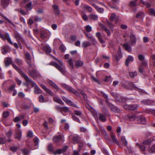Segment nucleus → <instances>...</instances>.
Instances as JSON below:
<instances>
[{
  "mask_svg": "<svg viewBox=\"0 0 155 155\" xmlns=\"http://www.w3.org/2000/svg\"><path fill=\"white\" fill-rule=\"evenodd\" d=\"M12 65L13 67L15 68V69L17 71L21 76L23 77L28 83L31 82L33 83V86L34 87V92L36 94H39L41 93L42 91L40 89L39 87L34 82L31 81L28 77L19 68H18L15 64H12Z\"/></svg>",
  "mask_w": 155,
  "mask_h": 155,
  "instance_id": "nucleus-1",
  "label": "nucleus"
},
{
  "mask_svg": "<svg viewBox=\"0 0 155 155\" xmlns=\"http://www.w3.org/2000/svg\"><path fill=\"white\" fill-rule=\"evenodd\" d=\"M28 68L30 70L28 72L29 75L34 78H38L40 76V73L35 69V67L34 65L29 64Z\"/></svg>",
  "mask_w": 155,
  "mask_h": 155,
  "instance_id": "nucleus-2",
  "label": "nucleus"
},
{
  "mask_svg": "<svg viewBox=\"0 0 155 155\" xmlns=\"http://www.w3.org/2000/svg\"><path fill=\"white\" fill-rule=\"evenodd\" d=\"M59 64L55 62L52 63V65L58 69L62 74H64L65 72V68L61 60H57Z\"/></svg>",
  "mask_w": 155,
  "mask_h": 155,
  "instance_id": "nucleus-3",
  "label": "nucleus"
},
{
  "mask_svg": "<svg viewBox=\"0 0 155 155\" xmlns=\"http://www.w3.org/2000/svg\"><path fill=\"white\" fill-rule=\"evenodd\" d=\"M0 37L3 40L6 39L11 45H14V46L15 48H18V45L17 43H15L14 44L12 41L8 33H6L3 35L2 34L0 33Z\"/></svg>",
  "mask_w": 155,
  "mask_h": 155,
  "instance_id": "nucleus-4",
  "label": "nucleus"
},
{
  "mask_svg": "<svg viewBox=\"0 0 155 155\" xmlns=\"http://www.w3.org/2000/svg\"><path fill=\"white\" fill-rule=\"evenodd\" d=\"M32 2L29 0H23V3L21 4V5L25 6L28 10H30L32 8Z\"/></svg>",
  "mask_w": 155,
  "mask_h": 155,
  "instance_id": "nucleus-5",
  "label": "nucleus"
},
{
  "mask_svg": "<svg viewBox=\"0 0 155 155\" xmlns=\"http://www.w3.org/2000/svg\"><path fill=\"white\" fill-rule=\"evenodd\" d=\"M62 98L63 100L68 105L74 107H76L79 108V107H77L75 104L66 97H62Z\"/></svg>",
  "mask_w": 155,
  "mask_h": 155,
  "instance_id": "nucleus-6",
  "label": "nucleus"
},
{
  "mask_svg": "<svg viewBox=\"0 0 155 155\" xmlns=\"http://www.w3.org/2000/svg\"><path fill=\"white\" fill-rule=\"evenodd\" d=\"M41 87L49 95L51 96H53L54 95V94L53 92L50 90L49 89L47 88L45 85L43 84H41Z\"/></svg>",
  "mask_w": 155,
  "mask_h": 155,
  "instance_id": "nucleus-7",
  "label": "nucleus"
},
{
  "mask_svg": "<svg viewBox=\"0 0 155 155\" xmlns=\"http://www.w3.org/2000/svg\"><path fill=\"white\" fill-rule=\"evenodd\" d=\"M62 87L70 92L76 94V91L72 88L65 84H63Z\"/></svg>",
  "mask_w": 155,
  "mask_h": 155,
  "instance_id": "nucleus-8",
  "label": "nucleus"
},
{
  "mask_svg": "<svg viewBox=\"0 0 155 155\" xmlns=\"http://www.w3.org/2000/svg\"><path fill=\"white\" fill-rule=\"evenodd\" d=\"M22 131L20 129L16 130V133L15 135V137L18 140L20 139L21 137Z\"/></svg>",
  "mask_w": 155,
  "mask_h": 155,
  "instance_id": "nucleus-9",
  "label": "nucleus"
},
{
  "mask_svg": "<svg viewBox=\"0 0 155 155\" xmlns=\"http://www.w3.org/2000/svg\"><path fill=\"white\" fill-rule=\"evenodd\" d=\"M53 101L61 105H64V103L62 101L57 95H54L53 98Z\"/></svg>",
  "mask_w": 155,
  "mask_h": 155,
  "instance_id": "nucleus-10",
  "label": "nucleus"
},
{
  "mask_svg": "<svg viewBox=\"0 0 155 155\" xmlns=\"http://www.w3.org/2000/svg\"><path fill=\"white\" fill-rule=\"evenodd\" d=\"M63 138V136L61 135H60L58 136H56L53 137V140L54 142L57 143L62 140Z\"/></svg>",
  "mask_w": 155,
  "mask_h": 155,
  "instance_id": "nucleus-11",
  "label": "nucleus"
},
{
  "mask_svg": "<svg viewBox=\"0 0 155 155\" xmlns=\"http://www.w3.org/2000/svg\"><path fill=\"white\" fill-rule=\"evenodd\" d=\"M109 106L111 110L117 113H119L120 112V110L118 108L115 106L114 105L112 104H110Z\"/></svg>",
  "mask_w": 155,
  "mask_h": 155,
  "instance_id": "nucleus-12",
  "label": "nucleus"
},
{
  "mask_svg": "<svg viewBox=\"0 0 155 155\" xmlns=\"http://www.w3.org/2000/svg\"><path fill=\"white\" fill-rule=\"evenodd\" d=\"M110 136L111 137L112 140L114 143L119 145V142L116 138L115 135L113 133H111L110 134Z\"/></svg>",
  "mask_w": 155,
  "mask_h": 155,
  "instance_id": "nucleus-13",
  "label": "nucleus"
},
{
  "mask_svg": "<svg viewBox=\"0 0 155 155\" xmlns=\"http://www.w3.org/2000/svg\"><path fill=\"white\" fill-rule=\"evenodd\" d=\"M4 62L6 66L8 67L12 63V60L9 57H7L5 59Z\"/></svg>",
  "mask_w": 155,
  "mask_h": 155,
  "instance_id": "nucleus-14",
  "label": "nucleus"
},
{
  "mask_svg": "<svg viewBox=\"0 0 155 155\" xmlns=\"http://www.w3.org/2000/svg\"><path fill=\"white\" fill-rule=\"evenodd\" d=\"M15 37L16 38L18 41V43H20L24 42V41L21 35L18 34H15Z\"/></svg>",
  "mask_w": 155,
  "mask_h": 155,
  "instance_id": "nucleus-15",
  "label": "nucleus"
},
{
  "mask_svg": "<svg viewBox=\"0 0 155 155\" xmlns=\"http://www.w3.org/2000/svg\"><path fill=\"white\" fill-rule=\"evenodd\" d=\"M133 61L134 58L133 57L130 55L128 56L125 61L126 65L128 66L129 65V62H132Z\"/></svg>",
  "mask_w": 155,
  "mask_h": 155,
  "instance_id": "nucleus-16",
  "label": "nucleus"
},
{
  "mask_svg": "<svg viewBox=\"0 0 155 155\" xmlns=\"http://www.w3.org/2000/svg\"><path fill=\"white\" fill-rule=\"evenodd\" d=\"M122 56L121 53V50L120 48H119L117 51V54L116 56V59L117 61H118L122 57Z\"/></svg>",
  "mask_w": 155,
  "mask_h": 155,
  "instance_id": "nucleus-17",
  "label": "nucleus"
},
{
  "mask_svg": "<svg viewBox=\"0 0 155 155\" xmlns=\"http://www.w3.org/2000/svg\"><path fill=\"white\" fill-rule=\"evenodd\" d=\"M130 42L131 44L132 45H134L135 44L136 39L134 35H131L130 36Z\"/></svg>",
  "mask_w": 155,
  "mask_h": 155,
  "instance_id": "nucleus-18",
  "label": "nucleus"
},
{
  "mask_svg": "<svg viewBox=\"0 0 155 155\" xmlns=\"http://www.w3.org/2000/svg\"><path fill=\"white\" fill-rule=\"evenodd\" d=\"M9 0H1V5L3 7H6L8 5Z\"/></svg>",
  "mask_w": 155,
  "mask_h": 155,
  "instance_id": "nucleus-19",
  "label": "nucleus"
},
{
  "mask_svg": "<svg viewBox=\"0 0 155 155\" xmlns=\"http://www.w3.org/2000/svg\"><path fill=\"white\" fill-rule=\"evenodd\" d=\"M92 5L100 13H103L104 12V9L98 7L96 5L94 4H92Z\"/></svg>",
  "mask_w": 155,
  "mask_h": 155,
  "instance_id": "nucleus-20",
  "label": "nucleus"
},
{
  "mask_svg": "<svg viewBox=\"0 0 155 155\" xmlns=\"http://www.w3.org/2000/svg\"><path fill=\"white\" fill-rule=\"evenodd\" d=\"M96 36L98 38L101 43H104L105 41L102 38L101 34L100 32H97L96 33Z\"/></svg>",
  "mask_w": 155,
  "mask_h": 155,
  "instance_id": "nucleus-21",
  "label": "nucleus"
},
{
  "mask_svg": "<svg viewBox=\"0 0 155 155\" xmlns=\"http://www.w3.org/2000/svg\"><path fill=\"white\" fill-rule=\"evenodd\" d=\"M98 117L100 120L102 122H104L106 121V119L105 116L104 115L99 114H98Z\"/></svg>",
  "mask_w": 155,
  "mask_h": 155,
  "instance_id": "nucleus-22",
  "label": "nucleus"
},
{
  "mask_svg": "<svg viewBox=\"0 0 155 155\" xmlns=\"http://www.w3.org/2000/svg\"><path fill=\"white\" fill-rule=\"evenodd\" d=\"M53 8L55 14L58 15L60 13V11L57 5H53Z\"/></svg>",
  "mask_w": 155,
  "mask_h": 155,
  "instance_id": "nucleus-23",
  "label": "nucleus"
},
{
  "mask_svg": "<svg viewBox=\"0 0 155 155\" xmlns=\"http://www.w3.org/2000/svg\"><path fill=\"white\" fill-rule=\"evenodd\" d=\"M123 46L125 49L128 52H130L131 51L132 49L131 47L127 44H124L123 45Z\"/></svg>",
  "mask_w": 155,
  "mask_h": 155,
  "instance_id": "nucleus-24",
  "label": "nucleus"
},
{
  "mask_svg": "<svg viewBox=\"0 0 155 155\" xmlns=\"http://www.w3.org/2000/svg\"><path fill=\"white\" fill-rule=\"evenodd\" d=\"M89 19H92L95 21L97 20L98 19V16L96 15L91 14L88 16Z\"/></svg>",
  "mask_w": 155,
  "mask_h": 155,
  "instance_id": "nucleus-25",
  "label": "nucleus"
},
{
  "mask_svg": "<svg viewBox=\"0 0 155 155\" xmlns=\"http://www.w3.org/2000/svg\"><path fill=\"white\" fill-rule=\"evenodd\" d=\"M69 67L71 69H73L74 67L73 61L71 58H69L68 61Z\"/></svg>",
  "mask_w": 155,
  "mask_h": 155,
  "instance_id": "nucleus-26",
  "label": "nucleus"
},
{
  "mask_svg": "<svg viewBox=\"0 0 155 155\" xmlns=\"http://www.w3.org/2000/svg\"><path fill=\"white\" fill-rule=\"evenodd\" d=\"M49 84L57 90H59L60 88L54 83L51 81H49Z\"/></svg>",
  "mask_w": 155,
  "mask_h": 155,
  "instance_id": "nucleus-27",
  "label": "nucleus"
},
{
  "mask_svg": "<svg viewBox=\"0 0 155 155\" xmlns=\"http://www.w3.org/2000/svg\"><path fill=\"white\" fill-rule=\"evenodd\" d=\"M127 117L130 121H133L136 119V116L134 114L128 115Z\"/></svg>",
  "mask_w": 155,
  "mask_h": 155,
  "instance_id": "nucleus-28",
  "label": "nucleus"
},
{
  "mask_svg": "<svg viewBox=\"0 0 155 155\" xmlns=\"http://www.w3.org/2000/svg\"><path fill=\"white\" fill-rule=\"evenodd\" d=\"M43 50L47 54L50 53L51 51V49L48 46H45L43 48Z\"/></svg>",
  "mask_w": 155,
  "mask_h": 155,
  "instance_id": "nucleus-29",
  "label": "nucleus"
},
{
  "mask_svg": "<svg viewBox=\"0 0 155 155\" xmlns=\"http://www.w3.org/2000/svg\"><path fill=\"white\" fill-rule=\"evenodd\" d=\"M136 145L139 147L141 151H145L146 149V147L144 145H143L141 144H139L138 143H137Z\"/></svg>",
  "mask_w": 155,
  "mask_h": 155,
  "instance_id": "nucleus-30",
  "label": "nucleus"
},
{
  "mask_svg": "<svg viewBox=\"0 0 155 155\" xmlns=\"http://www.w3.org/2000/svg\"><path fill=\"white\" fill-rule=\"evenodd\" d=\"M141 102L142 104L145 105H149L150 104L153 102L150 100L147 99L145 100L141 101Z\"/></svg>",
  "mask_w": 155,
  "mask_h": 155,
  "instance_id": "nucleus-31",
  "label": "nucleus"
},
{
  "mask_svg": "<svg viewBox=\"0 0 155 155\" xmlns=\"http://www.w3.org/2000/svg\"><path fill=\"white\" fill-rule=\"evenodd\" d=\"M33 141H34V143L35 146H36V147L35 148H32V150L36 149L38 148V147H37V146L38 144V142H39V139H38V138H37V137H35L34 138Z\"/></svg>",
  "mask_w": 155,
  "mask_h": 155,
  "instance_id": "nucleus-32",
  "label": "nucleus"
},
{
  "mask_svg": "<svg viewBox=\"0 0 155 155\" xmlns=\"http://www.w3.org/2000/svg\"><path fill=\"white\" fill-rule=\"evenodd\" d=\"M47 37V32L45 31H42L41 34V37L43 39H44Z\"/></svg>",
  "mask_w": 155,
  "mask_h": 155,
  "instance_id": "nucleus-33",
  "label": "nucleus"
},
{
  "mask_svg": "<svg viewBox=\"0 0 155 155\" xmlns=\"http://www.w3.org/2000/svg\"><path fill=\"white\" fill-rule=\"evenodd\" d=\"M24 155H28L29 153V150L27 149H24L21 150Z\"/></svg>",
  "mask_w": 155,
  "mask_h": 155,
  "instance_id": "nucleus-34",
  "label": "nucleus"
},
{
  "mask_svg": "<svg viewBox=\"0 0 155 155\" xmlns=\"http://www.w3.org/2000/svg\"><path fill=\"white\" fill-rule=\"evenodd\" d=\"M73 142L74 143H75L78 142L79 140L78 136L77 135H75L73 137Z\"/></svg>",
  "mask_w": 155,
  "mask_h": 155,
  "instance_id": "nucleus-35",
  "label": "nucleus"
},
{
  "mask_svg": "<svg viewBox=\"0 0 155 155\" xmlns=\"http://www.w3.org/2000/svg\"><path fill=\"white\" fill-rule=\"evenodd\" d=\"M83 63L81 61H76L75 65L76 67H78L82 66Z\"/></svg>",
  "mask_w": 155,
  "mask_h": 155,
  "instance_id": "nucleus-36",
  "label": "nucleus"
},
{
  "mask_svg": "<svg viewBox=\"0 0 155 155\" xmlns=\"http://www.w3.org/2000/svg\"><path fill=\"white\" fill-rule=\"evenodd\" d=\"M139 121L141 124H145L146 123L145 118L143 117H140L139 118Z\"/></svg>",
  "mask_w": 155,
  "mask_h": 155,
  "instance_id": "nucleus-37",
  "label": "nucleus"
},
{
  "mask_svg": "<svg viewBox=\"0 0 155 155\" xmlns=\"http://www.w3.org/2000/svg\"><path fill=\"white\" fill-rule=\"evenodd\" d=\"M121 141L123 143V145L124 146H126L127 144V142L125 138L124 137H123L121 138Z\"/></svg>",
  "mask_w": 155,
  "mask_h": 155,
  "instance_id": "nucleus-38",
  "label": "nucleus"
},
{
  "mask_svg": "<svg viewBox=\"0 0 155 155\" xmlns=\"http://www.w3.org/2000/svg\"><path fill=\"white\" fill-rule=\"evenodd\" d=\"M83 8L85 10H87L89 12H91L92 11V8L88 5H84L83 7Z\"/></svg>",
  "mask_w": 155,
  "mask_h": 155,
  "instance_id": "nucleus-39",
  "label": "nucleus"
},
{
  "mask_svg": "<svg viewBox=\"0 0 155 155\" xmlns=\"http://www.w3.org/2000/svg\"><path fill=\"white\" fill-rule=\"evenodd\" d=\"M91 44L88 41H84L82 44V46L84 48H86L88 46H90Z\"/></svg>",
  "mask_w": 155,
  "mask_h": 155,
  "instance_id": "nucleus-40",
  "label": "nucleus"
},
{
  "mask_svg": "<svg viewBox=\"0 0 155 155\" xmlns=\"http://www.w3.org/2000/svg\"><path fill=\"white\" fill-rule=\"evenodd\" d=\"M151 141L149 140H146L144 141L143 142V144L144 145H150L151 144Z\"/></svg>",
  "mask_w": 155,
  "mask_h": 155,
  "instance_id": "nucleus-41",
  "label": "nucleus"
},
{
  "mask_svg": "<svg viewBox=\"0 0 155 155\" xmlns=\"http://www.w3.org/2000/svg\"><path fill=\"white\" fill-rule=\"evenodd\" d=\"M2 16L6 21H7L11 25H12L14 27H15V25L13 24L10 20L6 16L3 15Z\"/></svg>",
  "mask_w": 155,
  "mask_h": 155,
  "instance_id": "nucleus-42",
  "label": "nucleus"
},
{
  "mask_svg": "<svg viewBox=\"0 0 155 155\" xmlns=\"http://www.w3.org/2000/svg\"><path fill=\"white\" fill-rule=\"evenodd\" d=\"M138 106L137 105H130V110H136L138 107Z\"/></svg>",
  "mask_w": 155,
  "mask_h": 155,
  "instance_id": "nucleus-43",
  "label": "nucleus"
},
{
  "mask_svg": "<svg viewBox=\"0 0 155 155\" xmlns=\"http://www.w3.org/2000/svg\"><path fill=\"white\" fill-rule=\"evenodd\" d=\"M106 23L107 24V26L110 28H113L114 27V25L111 23L109 21L107 20L106 21Z\"/></svg>",
  "mask_w": 155,
  "mask_h": 155,
  "instance_id": "nucleus-44",
  "label": "nucleus"
},
{
  "mask_svg": "<svg viewBox=\"0 0 155 155\" xmlns=\"http://www.w3.org/2000/svg\"><path fill=\"white\" fill-rule=\"evenodd\" d=\"M148 150L151 153L155 152V145H153L150 149H149Z\"/></svg>",
  "mask_w": 155,
  "mask_h": 155,
  "instance_id": "nucleus-45",
  "label": "nucleus"
},
{
  "mask_svg": "<svg viewBox=\"0 0 155 155\" xmlns=\"http://www.w3.org/2000/svg\"><path fill=\"white\" fill-rule=\"evenodd\" d=\"M143 13L142 12H140L136 15V17L137 18H141L143 16Z\"/></svg>",
  "mask_w": 155,
  "mask_h": 155,
  "instance_id": "nucleus-46",
  "label": "nucleus"
},
{
  "mask_svg": "<svg viewBox=\"0 0 155 155\" xmlns=\"http://www.w3.org/2000/svg\"><path fill=\"white\" fill-rule=\"evenodd\" d=\"M141 2L144 5H145L147 8H149L150 6V4L147 2L144 1L143 0H141Z\"/></svg>",
  "mask_w": 155,
  "mask_h": 155,
  "instance_id": "nucleus-47",
  "label": "nucleus"
},
{
  "mask_svg": "<svg viewBox=\"0 0 155 155\" xmlns=\"http://www.w3.org/2000/svg\"><path fill=\"white\" fill-rule=\"evenodd\" d=\"M61 153H62V150L61 149H58L53 152V154L54 155L60 154Z\"/></svg>",
  "mask_w": 155,
  "mask_h": 155,
  "instance_id": "nucleus-48",
  "label": "nucleus"
},
{
  "mask_svg": "<svg viewBox=\"0 0 155 155\" xmlns=\"http://www.w3.org/2000/svg\"><path fill=\"white\" fill-rule=\"evenodd\" d=\"M6 142V140L5 138L0 137V144H4Z\"/></svg>",
  "mask_w": 155,
  "mask_h": 155,
  "instance_id": "nucleus-49",
  "label": "nucleus"
},
{
  "mask_svg": "<svg viewBox=\"0 0 155 155\" xmlns=\"http://www.w3.org/2000/svg\"><path fill=\"white\" fill-rule=\"evenodd\" d=\"M130 77L131 78H133L137 75V72L136 71L130 72L129 73Z\"/></svg>",
  "mask_w": 155,
  "mask_h": 155,
  "instance_id": "nucleus-50",
  "label": "nucleus"
},
{
  "mask_svg": "<svg viewBox=\"0 0 155 155\" xmlns=\"http://www.w3.org/2000/svg\"><path fill=\"white\" fill-rule=\"evenodd\" d=\"M68 111V108L66 107H63L61 108V112H62V111H64L65 112H67Z\"/></svg>",
  "mask_w": 155,
  "mask_h": 155,
  "instance_id": "nucleus-51",
  "label": "nucleus"
},
{
  "mask_svg": "<svg viewBox=\"0 0 155 155\" xmlns=\"http://www.w3.org/2000/svg\"><path fill=\"white\" fill-rule=\"evenodd\" d=\"M116 17V15L114 13H112L110 17V19L111 21H113Z\"/></svg>",
  "mask_w": 155,
  "mask_h": 155,
  "instance_id": "nucleus-52",
  "label": "nucleus"
},
{
  "mask_svg": "<svg viewBox=\"0 0 155 155\" xmlns=\"http://www.w3.org/2000/svg\"><path fill=\"white\" fill-rule=\"evenodd\" d=\"M89 39L91 40V41L93 44H94L96 42L95 39L94 37L92 35L91 36L89 37Z\"/></svg>",
  "mask_w": 155,
  "mask_h": 155,
  "instance_id": "nucleus-53",
  "label": "nucleus"
},
{
  "mask_svg": "<svg viewBox=\"0 0 155 155\" xmlns=\"http://www.w3.org/2000/svg\"><path fill=\"white\" fill-rule=\"evenodd\" d=\"M144 67L140 65L139 67V71L141 73H142L144 72Z\"/></svg>",
  "mask_w": 155,
  "mask_h": 155,
  "instance_id": "nucleus-54",
  "label": "nucleus"
},
{
  "mask_svg": "<svg viewBox=\"0 0 155 155\" xmlns=\"http://www.w3.org/2000/svg\"><path fill=\"white\" fill-rule=\"evenodd\" d=\"M8 52V50L5 46H3L2 48V52L3 54H5Z\"/></svg>",
  "mask_w": 155,
  "mask_h": 155,
  "instance_id": "nucleus-55",
  "label": "nucleus"
},
{
  "mask_svg": "<svg viewBox=\"0 0 155 155\" xmlns=\"http://www.w3.org/2000/svg\"><path fill=\"white\" fill-rule=\"evenodd\" d=\"M149 12L150 15L155 16V11L153 9L150 8L149 9Z\"/></svg>",
  "mask_w": 155,
  "mask_h": 155,
  "instance_id": "nucleus-56",
  "label": "nucleus"
},
{
  "mask_svg": "<svg viewBox=\"0 0 155 155\" xmlns=\"http://www.w3.org/2000/svg\"><path fill=\"white\" fill-rule=\"evenodd\" d=\"M85 29L86 31L89 32H91L92 31V28L89 25L86 26L85 27Z\"/></svg>",
  "mask_w": 155,
  "mask_h": 155,
  "instance_id": "nucleus-57",
  "label": "nucleus"
},
{
  "mask_svg": "<svg viewBox=\"0 0 155 155\" xmlns=\"http://www.w3.org/2000/svg\"><path fill=\"white\" fill-rule=\"evenodd\" d=\"M104 30L107 33L108 36H110V31L106 27H104L103 28Z\"/></svg>",
  "mask_w": 155,
  "mask_h": 155,
  "instance_id": "nucleus-58",
  "label": "nucleus"
},
{
  "mask_svg": "<svg viewBox=\"0 0 155 155\" xmlns=\"http://www.w3.org/2000/svg\"><path fill=\"white\" fill-rule=\"evenodd\" d=\"M59 49L61 52H64L65 50V48L64 45H61L59 48Z\"/></svg>",
  "mask_w": 155,
  "mask_h": 155,
  "instance_id": "nucleus-59",
  "label": "nucleus"
},
{
  "mask_svg": "<svg viewBox=\"0 0 155 155\" xmlns=\"http://www.w3.org/2000/svg\"><path fill=\"white\" fill-rule=\"evenodd\" d=\"M129 5L131 7L135 6L136 5V2L134 1H131L129 3Z\"/></svg>",
  "mask_w": 155,
  "mask_h": 155,
  "instance_id": "nucleus-60",
  "label": "nucleus"
},
{
  "mask_svg": "<svg viewBox=\"0 0 155 155\" xmlns=\"http://www.w3.org/2000/svg\"><path fill=\"white\" fill-rule=\"evenodd\" d=\"M27 136L28 137H33V133L31 131H29L27 134Z\"/></svg>",
  "mask_w": 155,
  "mask_h": 155,
  "instance_id": "nucleus-61",
  "label": "nucleus"
},
{
  "mask_svg": "<svg viewBox=\"0 0 155 155\" xmlns=\"http://www.w3.org/2000/svg\"><path fill=\"white\" fill-rule=\"evenodd\" d=\"M39 101L41 102H43L44 101V99L42 95H40L39 97Z\"/></svg>",
  "mask_w": 155,
  "mask_h": 155,
  "instance_id": "nucleus-62",
  "label": "nucleus"
},
{
  "mask_svg": "<svg viewBox=\"0 0 155 155\" xmlns=\"http://www.w3.org/2000/svg\"><path fill=\"white\" fill-rule=\"evenodd\" d=\"M9 114V113L7 111L3 112V116L4 118H6L8 116Z\"/></svg>",
  "mask_w": 155,
  "mask_h": 155,
  "instance_id": "nucleus-63",
  "label": "nucleus"
},
{
  "mask_svg": "<svg viewBox=\"0 0 155 155\" xmlns=\"http://www.w3.org/2000/svg\"><path fill=\"white\" fill-rule=\"evenodd\" d=\"M48 149L49 151H52L53 150V147L51 144H50L48 145Z\"/></svg>",
  "mask_w": 155,
  "mask_h": 155,
  "instance_id": "nucleus-64",
  "label": "nucleus"
}]
</instances>
